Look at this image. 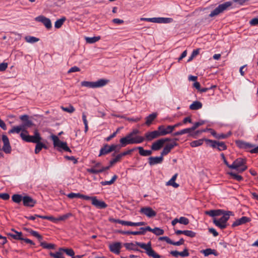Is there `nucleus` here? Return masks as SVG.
I'll return each mask as SVG.
<instances>
[{"label":"nucleus","instance_id":"nucleus-4","mask_svg":"<svg viewBox=\"0 0 258 258\" xmlns=\"http://www.w3.org/2000/svg\"><path fill=\"white\" fill-rule=\"evenodd\" d=\"M246 161L244 159L239 158L236 159L230 166L229 168L231 169H236L238 172L241 173L247 168L245 165Z\"/></svg>","mask_w":258,"mask_h":258},{"label":"nucleus","instance_id":"nucleus-32","mask_svg":"<svg viewBox=\"0 0 258 258\" xmlns=\"http://www.w3.org/2000/svg\"><path fill=\"white\" fill-rule=\"evenodd\" d=\"M177 176V174H175L172 178L167 182V185H171L174 187L177 188L179 186V184L175 182Z\"/></svg>","mask_w":258,"mask_h":258},{"label":"nucleus","instance_id":"nucleus-55","mask_svg":"<svg viewBox=\"0 0 258 258\" xmlns=\"http://www.w3.org/2000/svg\"><path fill=\"white\" fill-rule=\"evenodd\" d=\"M118 232L120 234H124V235L132 234V235H138V234L139 233H137V231H122V230H120L118 231Z\"/></svg>","mask_w":258,"mask_h":258},{"label":"nucleus","instance_id":"nucleus-13","mask_svg":"<svg viewBox=\"0 0 258 258\" xmlns=\"http://www.w3.org/2000/svg\"><path fill=\"white\" fill-rule=\"evenodd\" d=\"M35 20L37 22L42 23L47 29H50L52 27L50 20L43 15H40L36 17Z\"/></svg>","mask_w":258,"mask_h":258},{"label":"nucleus","instance_id":"nucleus-21","mask_svg":"<svg viewBox=\"0 0 258 258\" xmlns=\"http://www.w3.org/2000/svg\"><path fill=\"white\" fill-rule=\"evenodd\" d=\"M122 244L119 242H116L109 245V249L112 252L118 254L120 253Z\"/></svg>","mask_w":258,"mask_h":258},{"label":"nucleus","instance_id":"nucleus-6","mask_svg":"<svg viewBox=\"0 0 258 258\" xmlns=\"http://www.w3.org/2000/svg\"><path fill=\"white\" fill-rule=\"evenodd\" d=\"M232 3L231 2H226L223 4L219 5L218 7L215 8L209 14V17H213L216 16L223 13L224 11L226 10L229 7H231Z\"/></svg>","mask_w":258,"mask_h":258},{"label":"nucleus","instance_id":"nucleus-14","mask_svg":"<svg viewBox=\"0 0 258 258\" xmlns=\"http://www.w3.org/2000/svg\"><path fill=\"white\" fill-rule=\"evenodd\" d=\"M161 134L159 130L152 132H148L145 134V140L147 141H151L152 140L161 137Z\"/></svg>","mask_w":258,"mask_h":258},{"label":"nucleus","instance_id":"nucleus-51","mask_svg":"<svg viewBox=\"0 0 258 258\" xmlns=\"http://www.w3.org/2000/svg\"><path fill=\"white\" fill-rule=\"evenodd\" d=\"M151 229V227L149 226H147L146 227H141L140 228V231H137V233H139L138 234V235H144L146 233L147 231H150Z\"/></svg>","mask_w":258,"mask_h":258},{"label":"nucleus","instance_id":"nucleus-63","mask_svg":"<svg viewBox=\"0 0 258 258\" xmlns=\"http://www.w3.org/2000/svg\"><path fill=\"white\" fill-rule=\"evenodd\" d=\"M80 69L79 67H78L77 66H74V67H72L68 71V74H70V73H72L80 72Z\"/></svg>","mask_w":258,"mask_h":258},{"label":"nucleus","instance_id":"nucleus-60","mask_svg":"<svg viewBox=\"0 0 258 258\" xmlns=\"http://www.w3.org/2000/svg\"><path fill=\"white\" fill-rule=\"evenodd\" d=\"M189 253L187 248H185L182 251L180 252V256L181 257H186L189 256Z\"/></svg>","mask_w":258,"mask_h":258},{"label":"nucleus","instance_id":"nucleus-20","mask_svg":"<svg viewBox=\"0 0 258 258\" xmlns=\"http://www.w3.org/2000/svg\"><path fill=\"white\" fill-rule=\"evenodd\" d=\"M120 145L119 147V149L117 151H118L121 147H125L128 144H133V140L132 137L127 134L125 137L122 138L120 139Z\"/></svg>","mask_w":258,"mask_h":258},{"label":"nucleus","instance_id":"nucleus-23","mask_svg":"<svg viewBox=\"0 0 258 258\" xmlns=\"http://www.w3.org/2000/svg\"><path fill=\"white\" fill-rule=\"evenodd\" d=\"M250 221V218L245 216H243L241 218L237 219L235 221H234L232 225V227H235L236 226L244 224L247 222H249Z\"/></svg>","mask_w":258,"mask_h":258},{"label":"nucleus","instance_id":"nucleus-33","mask_svg":"<svg viewBox=\"0 0 258 258\" xmlns=\"http://www.w3.org/2000/svg\"><path fill=\"white\" fill-rule=\"evenodd\" d=\"M203 104L202 103L198 101H194L189 106V108L191 110H198L201 109L202 107Z\"/></svg>","mask_w":258,"mask_h":258},{"label":"nucleus","instance_id":"nucleus-7","mask_svg":"<svg viewBox=\"0 0 258 258\" xmlns=\"http://www.w3.org/2000/svg\"><path fill=\"white\" fill-rule=\"evenodd\" d=\"M51 138L53 142L54 147H58L63 149L65 151L71 152V149L68 146L66 142H61L59 140L58 137L55 135L51 136Z\"/></svg>","mask_w":258,"mask_h":258},{"label":"nucleus","instance_id":"nucleus-28","mask_svg":"<svg viewBox=\"0 0 258 258\" xmlns=\"http://www.w3.org/2000/svg\"><path fill=\"white\" fill-rule=\"evenodd\" d=\"M200 252L203 253L205 256H208L210 254H213L215 256L218 255V253L216 250L210 248L201 250Z\"/></svg>","mask_w":258,"mask_h":258},{"label":"nucleus","instance_id":"nucleus-16","mask_svg":"<svg viewBox=\"0 0 258 258\" xmlns=\"http://www.w3.org/2000/svg\"><path fill=\"white\" fill-rule=\"evenodd\" d=\"M2 140L4 143L3 147V151L6 154H10L11 152L12 148L9 138L6 135H3L2 136Z\"/></svg>","mask_w":258,"mask_h":258},{"label":"nucleus","instance_id":"nucleus-41","mask_svg":"<svg viewBox=\"0 0 258 258\" xmlns=\"http://www.w3.org/2000/svg\"><path fill=\"white\" fill-rule=\"evenodd\" d=\"M49 254L51 257L54 258H65L63 256L62 251L60 250V248L59 249V250L55 253L50 252Z\"/></svg>","mask_w":258,"mask_h":258},{"label":"nucleus","instance_id":"nucleus-35","mask_svg":"<svg viewBox=\"0 0 258 258\" xmlns=\"http://www.w3.org/2000/svg\"><path fill=\"white\" fill-rule=\"evenodd\" d=\"M23 128L22 127V126L20 125L19 126H15L12 127V128L9 131V133L10 134H13V133H17L19 134L21 131H22L21 133H23Z\"/></svg>","mask_w":258,"mask_h":258},{"label":"nucleus","instance_id":"nucleus-39","mask_svg":"<svg viewBox=\"0 0 258 258\" xmlns=\"http://www.w3.org/2000/svg\"><path fill=\"white\" fill-rule=\"evenodd\" d=\"M133 140V144H140L145 141V138L140 136H136L135 137H132Z\"/></svg>","mask_w":258,"mask_h":258},{"label":"nucleus","instance_id":"nucleus-46","mask_svg":"<svg viewBox=\"0 0 258 258\" xmlns=\"http://www.w3.org/2000/svg\"><path fill=\"white\" fill-rule=\"evenodd\" d=\"M117 178V176L116 175H114L111 178V179L109 181H104L101 182V184L102 185H111L112 183L114 182V181L116 180V179Z\"/></svg>","mask_w":258,"mask_h":258},{"label":"nucleus","instance_id":"nucleus-53","mask_svg":"<svg viewBox=\"0 0 258 258\" xmlns=\"http://www.w3.org/2000/svg\"><path fill=\"white\" fill-rule=\"evenodd\" d=\"M205 123V121L204 120H201L198 122H196L194 125L191 127V130L192 131H195L197 128H198L199 126L204 124Z\"/></svg>","mask_w":258,"mask_h":258},{"label":"nucleus","instance_id":"nucleus-37","mask_svg":"<svg viewBox=\"0 0 258 258\" xmlns=\"http://www.w3.org/2000/svg\"><path fill=\"white\" fill-rule=\"evenodd\" d=\"M156 23H169L172 21V18H156Z\"/></svg>","mask_w":258,"mask_h":258},{"label":"nucleus","instance_id":"nucleus-24","mask_svg":"<svg viewBox=\"0 0 258 258\" xmlns=\"http://www.w3.org/2000/svg\"><path fill=\"white\" fill-rule=\"evenodd\" d=\"M13 232L8 233V235L16 240H21L23 239V234L21 232H18L14 229H12Z\"/></svg>","mask_w":258,"mask_h":258},{"label":"nucleus","instance_id":"nucleus-50","mask_svg":"<svg viewBox=\"0 0 258 258\" xmlns=\"http://www.w3.org/2000/svg\"><path fill=\"white\" fill-rule=\"evenodd\" d=\"M38 217L43 219H46L50 220L52 222H53L54 223L57 222V219L56 218H54L52 216H37Z\"/></svg>","mask_w":258,"mask_h":258},{"label":"nucleus","instance_id":"nucleus-12","mask_svg":"<svg viewBox=\"0 0 258 258\" xmlns=\"http://www.w3.org/2000/svg\"><path fill=\"white\" fill-rule=\"evenodd\" d=\"M140 213L148 218H153L156 216L157 213L150 207H144L141 208Z\"/></svg>","mask_w":258,"mask_h":258},{"label":"nucleus","instance_id":"nucleus-29","mask_svg":"<svg viewBox=\"0 0 258 258\" xmlns=\"http://www.w3.org/2000/svg\"><path fill=\"white\" fill-rule=\"evenodd\" d=\"M237 143L240 148L247 150H251L254 147V145L243 141H239Z\"/></svg>","mask_w":258,"mask_h":258},{"label":"nucleus","instance_id":"nucleus-48","mask_svg":"<svg viewBox=\"0 0 258 258\" xmlns=\"http://www.w3.org/2000/svg\"><path fill=\"white\" fill-rule=\"evenodd\" d=\"M228 174L231 175L233 179L237 181H240L243 179V177L241 175H238L234 172H228Z\"/></svg>","mask_w":258,"mask_h":258},{"label":"nucleus","instance_id":"nucleus-17","mask_svg":"<svg viewBox=\"0 0 258 258\" xmlns=\"http://www.w3.org/2000/svg\"><path fill=\"white\" fill-rule=\"evenodd\" d=\"M173 127L171 125H167L166 127L163 125H161L158 127V130H159L161 136H164L172 133L173 131Z\"/></svg>","mask_w":258,"mask_h":258},{"label":"nucleus","instance_id":"nucleus-52","mask_svg":"<svg viewBox=\"0 0 258 258\" xmlns=\"http://www.w3.org/2000/svg\"><path fill=\"white\" fill-rule=\"evenodd\" d=\"M121 157L120 156V155L119 154H118L116 157L115 158H113V159H112L111 160H110V165L109 166H110V167L112 166L113 164H114L115 163H116V162H118L120 161V160L121 159Z\"/></svg>","mask_w":258,"mask_h":258},{"label":"nucleus","instance_id":"nucleus-8","mask_svg":"<svg viewBox=\"0 0 258 258\" xmlns=\"http://www.w3.org/2000/svg\"><path fill=\"white\" fill-rule=\"evenodd\" d=\"M20 119L22 121V123L21 124L23 128V133L26 135H28V132L27 128L30 127L34 125L33 122L29 119L28 115H23L20 117Z\"/></svg>","mask_w":258,"mask_h":258},{"label":"nucleus","instance_id":"nucleus-3","mask_svg":"<svg viewBox=\"0 0 258 258\" xmlns=\"http://www.w3.org/2000/svg\"><path fill=\"white\" fill-rule=\"evenodd\" d=\"M223 216L219 219L214 218L213 219L214 224L221 229H224L227 226V221L229 220L230 216L233 215V213L231 211H225Z\"/></svg>","mask_w":258,"mask_h":258},{"label":"nucleus","instance_id":"nucleus-34","mask_svg":"<svg viewBox=\"0 0 258 258\" xmlns=\"http://www.w3.org/2000/svg\"><path fill=\"white\" fill-rule=\"evenodd\" d=\"M12 200L14 202L19 204L22 201H23V197L21 195L14 194L12 197Z\"/></svg>","mask_w":258,"mask_h":258},{"label":"nucleus","instance_id":"nucleus-11","mask_svg":"<svg viewBox=\"0 0 258 258\" xmlns=\"http://www.w3.org/2000/svg\"><path fill=\"white\" fill-rule=\"evenodd\" d=\"M110 168V166H108L106 167H101V164L100 163H97L93 167L88 169L87 171L89 173H93V174H98L101 172H102L105 170H108Z\"/></svg>","mask_w":258,"mask_h":258},{"label":"nucleus","instance_id":"nucleus-44","mask_svg":"<svg viewBox=\"0 0 258 258\" xmlns=\"http://www.w3.org/2000/svg\"><path fill=\"white\" fill-rule=\"evenodd\" d=\"M60 250H61L62 252H64L67 255L72 257L75 254V252L72 248H60Z\"/></svg>","mask_w":258,"mask_h":258},{"label":"nucleus","instance_id":"nucleus-54","mask_svg":"<svg viewBox=\"0 0 258 258\" xmlns=\"http://www.w3.org/2000/svg\"><path fill=\"white\" fill-rule=\"evenodd\" d=\"M178 222L179 223L186 225L189 223V220L184 217H181L178 219Z\"/></svg>","mask_w":258,"mask_h":258},{"label":"nucleus","instance_id":"nucleus-26","mask_svg":"<svg viewBox=\"0 0 258 258\" xmlns=\"http://www.w3.org/2000/svg\"><path fill=\"white\" fill-rule=\"evenodd\" d=\"M163 142L161 139L154 142L151 145V148L153 151H158L163 146Z\"/></svg>","mask_w":258,"mask_h":258},{"label":"nucleus","instance_id":"nucleus-38","mask_svg":"<svg viewBox=\"0 0 258 258\" xmlns=\"http://www.w3.org/2000/svg\"><path fill=\"white\" fill-rule=\"evenodd\" d=\"M66 20V18L64 17H63L57 20L54 24L55 28L57 29L60 28L62 26V25H63V23Z\"/></svg>","mask_w":258,"mask_h":258},{"label":"nucleus","instance_id":"nucleus-10","mask_svg":"<svg viewBox=\"0 0 258 258\" xmlns=\"http://www.w3.org/2000/svg\"><path fill=\"white\" fill-rule=\"evenodd\" d=\"M205 141L208 143H210V146L213 148H217L219 151H223L227 149V146L223 142L213 141L210 139H205Z\"/></svg>","mask_w":258,"mask_h":258},{"label":"nucleus","instance_id":"nucleus-9","mask_svg":"<svg viewBox=\"0 0 258 258\" xmlns=\"http://www.w3.org/2000/svg\"><path fill=\"white\" fill-rule=\"evenodd\" d=\"M119 145L112 144L111 146H108L107 144H105L100 149L99 156L106 155L113 151H116L117 148L119 149Z\"/></svg>","mask_w":258,"mask_h":258},{"label":"nucleus","instance_id":"nucleus-61","mask_svg":"<svg viewBox=\"0 0 258 258\" xmlns=\"http://www.w3.org/2000/svg\"><path fill=\"white\" fill-rule=\"evenodd\" d=\"M159 240L160 241H165L167 243H169L170 244H171L172 241L167 236L160 237L159 238Z\"/></svg>","mask_w":258,"mask_h":258},{"label":"nucleus","instance_id":"nucleus-49","mask_svg":"<svg viewBox=\"0 0 258 258\" xmlns=\"http://www.w3.org/2000/svg\"><path fill=\"white\" fill-rule=\"evenodd\" d=\"M72 216V213H69L67 214H66L64 215H63L62 216H59L58 218H56L57 219V222L59 221H64L66 219H68L69 217Z\"/></svg>","mask_w":258,"mask_h":258},{"label":"nucleus","instance_id":"nucleus-18","mask_svg":"<svg viewBox=\"0 0 258 258\" xmlns=\"http://www.w3.org/2000/svg\"><path fill=\"white\" fill-rule=\"evenodd\" d=\"M23 204L25 207L32 208L36 204V201L30 196H25L23 197Z\"/></svg>","mask_w":258,"mask_h":258},{"label":"nucleus","instance_id":"nucleus-40","mask_svg":"<svg viewBox=\"0 0 258 258\" xmlns=\"http://www.w3.org/2000/svg\"><path fill=\"white\" fill-rule=\"evenodd\" d=\"M150 231L153 232L154 234L157 236L163 235L164 232L163 229L158 227H155L154 229H152L151 228Z\"/></svg>","mask_w":258,"mask_h":258},{"label":"nucleus","instance_id":"nucleus-1","mask_svg":"<svg viewBox=\"0 0 258 258\" xmlns=\"http://www.w3.org/2000/svg\"><path fill=\"white\" fill-rule=\"evenodd\" d=\"M123 245L126 250L142 252V251H141L138 247V246H139L141 248L146 250V253L148 256L153 258L161 257V256L152 249L151 247V242L150 241L148 242L147 244L137 241L135 243H124Z\"/></svg>","mask_w":258,"mask_h":258},{"label":"nucleus","instance_id":"nucleus-25","mask_svg":"<svg viewBox=\"0 0 258 258\" xmlns=\"http://www.w3.org/2000/svg\"><path fill=\"white\" fill-rule=\"evenodd\" d=\"M225 211L223 210H212L209 211H206L205 214L211 217H215L217 216H220L223 214H224Z\"/></svg>","mask_w":258,"mask_h":258},{"label":"nucleus","instance_id":"nucleus-2","mask_svg":"<svg viewBox=\"0 0 258 258\" xmlns=\"http://www.w3.org/2000/svg\"><path fill=\"white\" fill-rule=\"evenodd\" d=\"M20 137L23 141L26 142L36 144L35 149V154H38L43 148V143L41 142L42 138L37 129L34 130L33 136L21 133Z\"/></svg>","mask_w":258,"mask_h":258},{"label":"nucleus","instance_id":"nucleus-62","mask_svg":"<svg viewBox=\"0 0 258 258\" xmlns=\"http://www.w3.org/2000/svg\"><path fill=\"white\" fill-rule=\"evenodd\" d=\"M184 242V240L182 238H181L179 239V241H178L177 242H174V241H172L171 244H172L173 245L179 246V245L183 244Z\"/></svg>","mask_w":258,"mask_h":258},{"label":"nucleus","instance_id":"nucleus-27","mask_svg":"<svg viewBox=\"0 0 258 258\" xmlns=\"http://www.w3.org/2000/svg\"><path fill=\"white\" fill-rule=\"evenodd\" d=\"M67 197L70 199L77 198L83 199L85 200H89V199H90L89 196L82 195L80 193L71 192L67 195Z\"/></svg>","mask_w":258,"mask_h":258},{"label":"nucleus","instance_id":"nucleus-5","mask_svg":"<svg viewBox=\"0 0 258 258\" xmlns=\"http://www.w3.org/2000/svg\"><path fill=\"white\" fill-rule=\"evenodd\" d=\"M108 83V80L100 79L96 82L83 81L81 86L90 88H99L105 86Z\"/></svg>","mask_w":258,"mask_h":258},{"label":"nucleus","instance_id":"nucleus-31","mask_svg":"<svg viewBox=\"0 0 258 258\" xmlns=\"http://www.w3.org/2000/svg\"><path fill=\"white\" fill-rule=\"evenodd\" d=\"M157 116V113H153L146 118V124L147 125H150L152 121L156 118Z\"/></svg>","mask_w":258,"mask_h":258},{"label":"nucleus","instance_id":"nucleus-22","mask_svg":"<svg viewBox=\"0 0 258 258\" xmlns=\"http://www.w3.org/2000/svg\"><path fill=\"white\" fill-rule=\"evenodd\" d=\"M149 164L151 165H154L157 164H160L163 162V157L160 154L159 157H150L148 159Z\"/></svg>","mask_w":258,"mask_h":258},{"label":"nucleus","instance_id":"nucleus-42","mask_svg":"<svg viewBox=\"0 0 258 258\" xmlns=\"http://www.w3.org/2000/svg\"><path fill=\"white\" fill-rule=\"evenodd\" d=\"M100 39V36H95L93 37H86L85 40L87 43H94L98 41H99Z\"/></svg>","mask_w":258,"mask_h":258},{"label":"nucleus","instance_id":"nucleus-36","mask_svg":"<svg viewBox=\"0 0 258 258\" xmlns=\"http://www.w3.org/2000/svg\"><path fill=\"white\" fill-rule=\"evenodd\" d=\"M40 246L43 248L48 249H53L55 248V245L54 244L48 243L46 242H41Z\"/></svg>","mask_w":258,"mask_h":258},{"label":"nucleus","instance_id":"nucleus-57","mask_svg":"<svg viewBox=\"0 0 258 258\" xmlns=\"http://www.w3.org/2000/svg\"><path fill=\"white\" fill-rule=\"evenodd\" d=\"M231 135V133H229L228 134H217L216 139H224L228 138L230 135Z\"/></svg>","mask_w":258,"mask_h":258},{"label":"nucleus","instance_id":"nucleus-47","mask_svg":"<svg viewBox=\"0 0 258 258\" xmlns=\"http://www.w3.org/2000/svg\"><path fill=\"white\" fill-rule=\"evenodd\" d=\"M61 108L63 111L70 113L74 112L75 110V108L72 105H70L68 107L61 106Z\"/></svg>","mask_w":258,"mask_h":258},{"label":"nucleus","instance_id":"nucleus-45","mask_svg":"<svg viewBox=\"0 0 258 258\" xmlns=\"http://www.w3.org/2000/svg\"><path fill=\"white\" fill-rule=\"evenodd\" d=\"M25 39L26 41V42L31 43H33L39 41L38 38L34 36H26Z\"/></svg>","mask_w":258,"mask_h":258},{"label":"nucleus","instance_id":"nucleus-43","mask_svg":"<svg viewBox=\"0 0 258 258\" xmlns=\"http://www.w3.org/2000/svg\"><path fill=\"white\" fill-rule=\"evenodd\" d=\"M204 140L205 141V139H200L198 140H195L192 141L190 143V145L192 147H196L202 145L203 144Z\"/></svg>","mask_w":258,"mask_h":258},{"label":"nucleus","instance_id":"nucleus-58","mask_svg":"<svg viewBox=\"0 0 258 258\" xmlns=\"http://www.w3.org/2000/svg\"><path fill=\"white\" fill-rule=\"evenodd\" d=\"M141 21H147V22H150L153 23H156V18H141L140 19Z\"/></svg>","mask_w":258,"mask_h":258},{"label":"nucleus","instance_id":"nucleus-59","mask_svg":"<svg viewBox=\"0 0 258 258\" xmlns=\"http://www.w3.org/2000/svg\"><path fill=\"white\" fill-rule=\"evenodd\" d=\"M120 224L123 225L130 226H134L135 222H132L130 221H126L123 220H120Z\"/></svg>","mask_w":258,"mask_h":258},{"label":"nucleus","instance_id":"nucleus-30","mask_svg":"<svg viewBox=\"0 0 258 258\" xmlns=\"http://www.w3.org/2000/svg\"><path fill=\"white\" fill-rule=\"evenodd\" d=\"M138 149L140 155L142 156H148L152 154V150H144L142 147H138L136 148Z\"/></svg>","mask_w":258,"mask_h":258},{"label":"nucleus","instance_id":"nucleus-64","mask_svg":"<svg viewBox=\"0 0 258 258\" xmlns=\"http://www.w3.org/2000/svg\"><path fill=\"white\" fill-rule=\"evenodd\" d=\"M249 24L251 26H256V25H258V18H255L252 19L250 21Z\"/></svg>","mask_w":258,"mask_h":258},{"label":"nucleus","instance_id":"nucleus-19","mask_svg":"<svg viewBox=\"0 0 258 258\" xmlns=\"http://www.w3.org/2000/svg\"><path fill=\"white\" fill-rule=\"evenodd\" d=\"M177 146H178V144L176 143L175 142H173L171 143L166 144L164 147L162 152L160 153V154H161V156H162L163 157L167 155L168 153L170 152L171 150L174 147Z\"/></svg>","mask_w":258,"mask_h":258},{"label":"nucleus","instance_id":"nucleus-15","mask_svg":"<svg viewBox=\"0 0 258 258\" xmlns=\"http://www.w3.org/2000/svg\"><path fill=\"white\" fill-rule=\"evenodd\" d=\"M89 200H91L92 204L99 209H104L107 207V204L103 201H99L96 197H89Z\"/></svg>","mask_w":258,"mask_h":258},{"label":"nucleus","instance_id":"nucleus-56","mask_svg":"<svg viewBox=\"0 0 258 258\" xmlns=\"http://www.w3.org/2000/svg\"><path fill=\"white\" fill-rule=\"evenodd\" d=\"M184 235L190 238L195 237L196 236V233L191 230H185Z\"/></svg>","mask_w":258,"mask_h":258}]
</instances>
